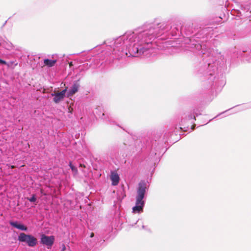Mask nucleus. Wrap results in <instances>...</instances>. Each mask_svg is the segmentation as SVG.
Instances as JSON below:
<instances>
[{"label":"nucleus","mask_w":251,"mask_h":251,"mask_svg":"<svg viewBox=\"0 0 251 251\" xmlns=\"http://www.w3.org/2000/svg\"><path fill=\"white\" fill-rule=\"evenodd\" d=\"M171 28L166 23H146L113 40L108 46L113 49L112 53L118 59L125 56L149 57L153 50L149 45L155 38Z\"/></svg>","instance_id":"f257e3e1"},{"label":"nucleus","mask_w":251,"mask_h":251,"mask_svg":"<svg viewBox=\"0 0 251 251\" xmlns=\"http://www.w3.org/2000/svg\"><path fill=\"white\" fill-rule=\"evenodd\" d=\"M197 44H193L195 45V48L198 50V53L199 55H202L205 62L203 65L201 66L198 70L199 73L203 74L205 76H210L208 79L212 80L211 78L215 75L216 71L218 70L219 61L217 60V58L222 56L220 53H216L212 49H208L205 44H201L199 42Z\"/></svg>","instance_id":"f03ea898"},{"label":"nucleus","mask_w":251,"mask_h":251,"mask_svg":"<svg viewBox=\"0 0 251 251\" xmlns=\"http://www.w3.org/2000/svg\"><path fill=\"white\" fill-rule=\"evenodd\" d=\"M147 190V182L141 180L138 183L137 188V195L136 196L135 205L132 207V212L134 213H140L143 211V208L145 204L144 198Z\"/></svg>","instance_id":"7ed1b4c3"},{"label":"nucleus","mask_w":251,"mask_h":251,"mask_svg":"<svg viewBox=\"0 0 251 251\" xmlns=\"http://www.w3.org/2000/svg\"><path fill=\"white\" fill-rule=\"evenodd\" d=\"M18 240L20 242L25 243L30 247H34L37 244V240L34 236L24 232L20 233Z\"/></svg>","instance_id":"20e7f679"},{"label":"nucleus","mask_w":251,"mask_h":251,"mask_svg":"<svg viewBox=\"0 0 251 251\" xmlns=\"http://www.w3.org/2000/svg\"><path fill=\"white\" fill-rule=\"evenodd\" d=\"M54 237L52 235L47 236L42 234L41 236L40 242L42 244L47 246L48 249H50L54 242Z\"/></svg>","instance_id":"39448f33"},{"label":"nucleus","mask_w":251,"mask_h":251,"mask_svg":"<svg viewBox=\"0 0 251 251\" xmlns=\"http://www.w3.org/2000/svg\"><path fill=\"white\" fill-rule=\"evenodd\" d=\"M201 114H198L197 112L194 111L193 114H191L188 116V118H183L181 119V123H180V128L183 130L184 131H187L189 129V126H185V124L186 123L189 121H191L193 120H196L195 115L198 116L199 115Z\"/></svg>","instance_id":"423d86ee"},{"label":"nucleus","mask_w":251,"mask_h":251,"mask_svg":"<svg viewBox=\"0 0 251 251\" xmlns=\"http://www.w3.org/2000/svg\"><path fill=\"white\" fill-rule=\"evenodd\" d=\"M67 90V88H66L65 89L63 90L60 92L57 93H52L51 95L53 96L54 98L53 99V101L57 103L60 101L62 100L65 97V94L66 93Z\"/></svg>","instance_id":"0eeeda50"},{"label":"nucleus","mask_w":251,"mask_h":251,"mask_svg":"<svg viewBox=\"0 0 251 251\" xmlns=\"http://www.w3.org/2000/svg\"><path fill=\"white\" fill-rule=\"evenodd\" d=\"M79 87L80 84L79 83V80L75 81L73 82L72 86L67 92V97H69L72 96L75 94L78 91Z\"/></svg>","instance_id":"6e6552de"},{"label":"nucleus","mask_w":251,"mask_h":251,"mask_svg":"<svg viewBox=\"0 0 251 251\" xmlns=\"http://www.w3.org/2000/svg\"><path fill=\"white\" fill-rule=\"evenodd\" d=\"M9 224L12 226L22 231H26L27 230V227L26 226L23 224L19 223L18 221H11L9 222Z\"/></svg>","instance_id":"1a4fd4ad"},{"label":"nucleus","mask_w":251,"mask_h":251,"mask_svg":"<svg viewBox=\"0 0 251 251\" xmlns=\"http://www.w3.org/2000/svg\"><path fill=\"white\" fill-rule=\"evenodd\" d=\"M110 179L113 186L117 185L119 182L120 177L119 175L115 172H111Z\"/></svg>","instance_id":"9d476101"},{"label":"nucleus","mask_w":251,"mask_h":251,"mask_svg":"<svg viewBox=\"0 0 251 251\" xmlns=\"http://www.w3.org/2000/svg\"><path fill=\"white\" fill-rule=\"evenodd\" d=\"M241 56H244L246 61L251 62V49L243 50L242 52L240 51Z\"/></svg>","instance_id":"9b49d317"},{"label":"nucleus","mask_w":251,"mask_h":251,"mask_svg":"<svg viewBox=\"0 0 251 251\" xmlns=\"http://www.w3.org/2000/svg\"><path fill=\"white\" fill-rule=\"evenodd\" d=\"M56 60H51L50 59H45L44 60V64L48 67H53L56 63Z\"/></svg>","instance_id":"f8f14e48"},{"label":"nucleus","mask_w":251,"mask_h":251,"mask_svg":"<svg viewBox=\"0 0 251 251\" xmlns=\"http://www.w3.org/2000/svg\"><path fill=\"white\" fill-rule=\"evenodd\" d=\"M69 167H70V168L71 169L72 171L75 173H77V168L73 165V164L71 162H70L69 163Z\"/></svg>","instance_id":"ddd939ff"},{"label":"nucleus","mask_w":251,"mask_h":251,"mask_svg":"<svg viewBox=\"0 0 251 251\" xmlns=\"http://www.w3.org/2000/svg\"><path fill=\"white\" fill-rule=\"evenodd\" d=\"M27 200L30 201V202H34L36 201L37 200V199H36V196L35 195H32V196H31V197L30 198H27Z\"/></svg>","instance_id":"4468645a"},{"label":"nucleus","mask_w":251,"mask_h":251,"mask_svg":"<svg viewBox=\"0 0 251 251\" xmlns=\"http://www.w3.org/2000/svg\"><path fill=\"white\" fill-rule=\"evenodd\" d=\"M0 63L1 64L6 65L7 66V67H10V65L9 64V63H7V62H6L5 60H3L0 58Z\"/></svg>","instance_id":"2eb2a0df"},{"label":"nucleus","mask_w":251,"mask_h":251,"mask_svg":"<svg viewBox=\"0 0 251 251\" xmlns=\"http://www.w3.org/2000/svg\"><path fill=\"white\" fill-rule=\"evenodd\" d=\"M66 250V247L64 244H63L62 246V248L61 251H65Z\"/></svg>","instance_id":"dca6fc26"},{"label":"nucleus","mask_w":251,"mask_h":251,"mask_svg":"<svg viewBox=\"0 0 251 251\" xmlns=\"http://www.w3.org/2000/svg\"><path fill=\"white\" fill-rule=\"evenodd\" d=\"M195 126H196L195 125L191 126V128H190L191 131L194 130Z\"/></svg>","instance_id":"f3484780"},{"label":"nucleus","mask_w":251,"mask_h":251,"mask_svg":"<svg viewBox=\"0 0 251 251\" xmlns=\"http://www.w3.org/2000/svg\"><path fill=\"white\" fill-rule=\"evenodd\" d=\"M8 63H9V64L10 65V67H11L12 65L14 63V62L10 61V62H8Z\"/></svg>","instance_id":"a211bd4d"},{"label":"nucleus","mask_w":251,"mask_h":251,"mask_svg":"<svg viewBox=\"0 0 251 251\" xmlns=\"http://www.w3.org/2000/svg\"><path fill=\"white\" fill-rule=\"evenodd\" d=\"M94 236V233H93V232H92V233H91L90 237L91 238H92V237H93Z\"/></svg>","instance_id":"6ab92c4d"},{"label":"nucleus","mask_w":251,"mask_h":251,"mask_svg":"<svg viewBox=\"0 0 251 251\" xmlns=\"http://www.w3.org/2000/svg\"><path fill=\"white\" fill-rule=\"evenodd\" d=\"M104 116H105V114H104V113H102V117H101V118H102V119H103L105 118Z\"/></svg>","instance_id":"aec40b11"},{"label":"nucleus","mask_w":251,"mask_h":251,"mask_svg":"<svg viewBox=\"0 0 251 251\" xmlns=\"http://www.w3.org/2000/svg\"><path fill=\"white\" fill-rule=\"evenodd\" d=\"M226 111H227V110H226V111H225V112H223V113H225V112H226ZM222 114V113H220V114H219V115H218L216 117H218V116L219 115H221Z\"/></svg>","instance_id":"412c9836"},{"label":"nucleus","mask_w":251,"mask_h":251,"mask_svg":"<svg viewBox=\"0 0 251 251\" xmlns=\"http://www.w3.org/2000/svg\"><path fill=\"white\" fill-rule=\"evenodd\" d=\"M142 227L143 229H145V226L144 225L142 226Z\"/></svg>","instance_id":"4be33fe9"},{"label":"nucleus","mask_w":251,"mask_h":251,"mask_svg":"<svg viewBox=\"0 0 251 251\" xmlns=\"http://www.w3.org/2000/svg\"><path fill=\"white\" fill-rule=\"evenodd\" d=\"M190 124H194L193 121H191L189 122Z\"/></svg>","instance_id":"5701e85b"},{"label":"nucleus","mask_w":251,"mask_h":251,"mask_svg":"<svg viewBox=\"0 0 251 251\" xmlns=\"http://www.w3.org/2000/svg\"><path fill=\"white\" fill-rule=\"evenodd\" d=\"M17 64H18V63H15V64H14V66H17Z\"/></svg>","instance_id":"b1692460"},{"label":"nucleus","mask_w":251,"mask_h":251,"mask_svg":"<svg viewBox=\"0 0 251 251\" xmlns=\"http://www.w3.org/2000/svg\"><path fill=\"white\" fill-rule=\"evenodd\" d=\"M176 30L177 31H178V28H175Z\"/></svg>","instance_id":"393cba45"},{"label":"nucleus","mask_w":251,"mask_h":251,"mask_svg":"<svg viewBox=\"0 0 251 251\" xmlns=\"http://www.w3.org/2000/svg\"><path fill=\"white\" fill-rule=\"evenodd\" d=\"M176 32H175V34H174V33L173 34V36H175V35H176Z\"/></svg>","instance_id":"a878e982"},{"label":"nucleus","mask_w":251,"mask_h":251,"mask_svg":"<svg viewBox=\"0 0 251 251\" xmlns=\"http://www.w3.org/2000/svg\"><path fill=\"white\" fill-rule=\"evenodd\" d=\"M211 121V120H209V121L208 122H207L206 124H207L208 122H209Z\"/></svg>","instance_id":"bb28decb"}]
</instances>
